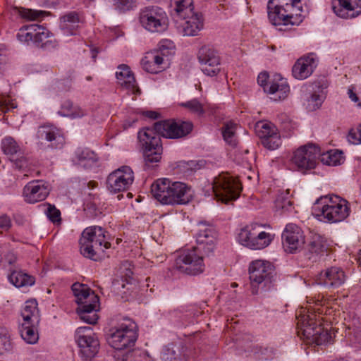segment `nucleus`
<instances>
[{
    "label": "nucleus",
    "mask_w": 361,
    "mask_h": 361,
    "mask_svg": "<svg viewBox=\"0 0 361 361\" xmlns=\"http://www.w3.org/2000/svg\"><path fill=\"white\" fill-rule=\"evenodd\" d=\"M269 75L267 72L260 73L257 77V83L264 88L269 84Z\"/></svg>",
    "instance_id": "56"
},
{
    "label": "nucleus",
    "mask_w": 361,
    "mask_h": 361,
    "mask_svg": "<svg viewBox=\"0 0 361 361\" xmlns=\"http://www.w3.org/2000/svg\"><path fill=\"white\" fill-rule=\"evenodd\" d=\"M320 161L327 166H337L343 163V152L338 149H331L319 154Z\"/></svg>",
    "instance_id": "41"
},
{
    "label": "nucleus",
    "mask_w": 361,
    "mask_h": 361,
    "mask_svg": "<svg viewBox=\"0 0 361 361\" xmlns=\"http://www.w3.org/2000/svg\"><path fill=\"white\" fill-rule=\"evenodd\" d=\"M314 305L301 307L296 314L298 334L312 341L317 345L327 344L331 341V334L322 326V314H327V309L322 300H317Z\"/></svg>",
    "instance_id": "2"
},
{
    "label": "nucleus",
    "mask_w": 361,
    "mask_h": 361,
    "mask_svg": "<svg viewBox=\"0 0 361 361\" xmlns=\"http://www.w3.org/2000/svg\"><path fill=\"white\" fill-rule=\"evenodd\" d=\"M357 133L361 137V124L358 126L357 127Z\"/></svg>",
    "instance_id": "62"
},
{
    "label": "nucleus",
    "mask_w": 361,
    "mask_h": 361,
    "mask_svg": "<svg viewBox=\"0 0 361 361\" xmlns=\"http://www.w3.org/2000/svg\"><path fill=\"white\" fill-rule=\"evenodd\" d=\"M11 226V219L7 215L0 216V228H9Z\"/></svg>",
    "instance_id": "57"
},
{
    "label": "nucleus",
    "mask_w": 361,
    "mask_h": 361,
    "mask_svg": "<svg viewBox=\"0 0 361 361\" xmlns=\"http://www.w3.org/2000/svg\"><path fill=\"white\" fill-rule=\"evenodd\" d=\"M83 3L86 5V6H88L89 4L93 1L94 0H82Z\"/></svg>",
    "instance_id": "61"
},
{
    "label": "nucleus",
    "mask_w": 361,
    "mask_h": 361,
    "mask_svg": "<svg viewBox=\"0 0 361 361\" xmlns=\"http://www.w3.org/2000/svg\"><path fill=\"white\" fill-rule=\"evenodd\" d=\"M264 92L270 96L273 101L278 102L285 99L289 92L290 87L287 80L281 75L276 74L269 81V84L264 87Z\"/></svg>",
    "instance_id": "22"
},
{
    "label": "nucleus",
    "mask_w": 361,
    "mask_h": 361,
    "mask_svg": "<svg viewBox=\"0 0 361 361\" xmlns=\"http://www.w3.org/2000/svg\"><path fill=\"white\" fill-rule=\"evenodd\" d=\"M272 272L273 267L270 262L262 259L252 261L249 266V277L252 286L269 281Z\"/></svg>",
    "instance_id": "19"
},
{
    "label": "nucleus",
    "mask_w": 361,
    "mask_h": 361,
    "mask_svg": "<svg viewBox=\"0 0 361 361\" xmlns=\"http://www.w3.org/2000/svg\"><path fill=\"white\" fill-rule=\"evenodd\" d=\"M38 304L35 299L28 300L21 311L22 322L39 324L40 320Z\"/></svg>",
    "instance_id": "31"
},
{
    "label": "nucleus",
    "mask_w": 361,
    "mask_h": 361,
    "mask_svg": "<svg viewBox=\"0 0 361 361\" xmlns=\"http://www.w3.org/2000/svg\"><path fill=\"white\" fill-rule=\"evenodd\" d=\"M8 280L12 284L18 288L29 286L35 283L34 277L20 270H15L12 271L8 276Z\"/></svg>",
    "instance_id": "38"
},
{
    "label": "nucleus",
    "mask_w": 361,
    "mask_h": 361,
    "mask_svg": "<svg viewBox=\"0 0 361 361\" xmlns=\"http://www.w3.org/2000/svg\"><path fill=\"white\" fill-rule=\"evenodd\" d=\"M80 20L76 12H70L61 18L60 27L64 35H75L78 32Z\"/></svg>",
    "instance_id": "28"
},
{
    "label": "nucleus",
    "mask_w": 361,
    "mask_h": 361,
    "mask_svg": "<svg viewBox=\"0 0 361 361\" xmlns=\"http://www.w3.org/2000/svg\"><path fill=\"white\" fill-rule=\"evenodd\" d=\"M329 245L326 238L318 233H314L308 245L309 250L317 255L323 254L328 250Z\"/></svg>",
    "instance_id": "40"
},
{
    "label": "nucleus",
    "mask_w": 361,
    "mask_h": 361,
    "mask_svg": "<svg viewBox=\"0 0 361 361\" xmlns=\"http://www.w3.org/2000/svg\"><path fill=\"white\" fill-rule=\"evenodd\" d=\"M16 107L14 104L11 103L8 98H1L0 99V111L3 113H6L9 111L11 109H15Z\"/></svg>",
    "instance_id": "54"
},
{
    "label": "nucleus",
    "mask_w": 361,
    "mask_h": 361,
    "mask_svg": "<svg viewBox=\"0 0 361 361\" xmlns=\"http://www.w3.org/2000/svg\"><path fill=\"white\" fill-rule=\"evenodd\" d=\"M115 8L120 11H126L135 6V0H114Z\"/></svg>",
    "instance_id": "53"
},
{
    "label": "nucleus",
    "mask_w": 361,
    "mask_h": 361,
    "mask_svg": "<svg viewBox=\"0 0 361 361\" xmlns=\"http://www.w3.org/2000/svg\"><path fill=\"white\" fill-rule=\"evenodd\" d=\"M180 105L197 116H202L205 112V104L200 102L197 99H193L186 102H183Z\"/></svg>",
    "instance_id": "45"
},
{
    "label": "nucleus",
    "mask_w": 361,
    "mask_h": 361,
    "mask_svg": "<svg viewBox=\"0 0 361 361\" xmlns=\"http://www.w3.org/2000/svg\"><path fill=\"white\" fill-rule=\"evenodd\" d=\"M236 128L237 125L230 121L224 123L222 128L224 140L232 147H235L238 143L235 134Z\"/></svg>",
    "instance_id": "43"
},
{
    "label": "nucleus",
    "mask_w": 361,
    "mask_h": 361,
    "mask_svg": "<svg viewBox=\"0 0 361 361\" xmlns=\"http://www.w3.org/2000/svg\"><path fill=\"white\" fill-rule=\"evenodd\" d=\"M349 203L348 200L335 194H328L318 197L314 203Z\"/></svg>",
    "instance_id": "50"
},
{
    "label": "nucleus",
    "mask_w": 361,
    "mask_h": 361,
    "mask_svg": "<svg viewBox=\"0 0 361 361\" xmlns=\"http://www.w3.org/2000/svg\"><path fill=\"white\" fill-rule=\"evenodd\" d=\"M143 115L145 116L152 118V119H156L159 116V114L156 111H147L143 113Z\"/></svg>",
    "instance_id": "58"
},
{
    "label": "nucleus",
    "mask_w": 361,
    "mask_h": 361,
    "mask_svg": "<svg viewBox=\"0 0 361 361\" xmlns=\"http://www.w3.org/2000/svg\"><path fill=\"white\" fill-rule=\"evenodd\" d=\"M151 192L160 203H190L194 200L195 197L191 186L166 178L155 180L152 184Z\"/></svg>",
    "instance_id": "3"
},
{
    "label": "nucleus",
    "mask_w": 361,
    "mask_h": 361,
    "mask_svg": "<svg viewBox=\"0 0 361 361\" xmlns=\"http://www.w3.org/2000/svg\"><path fill=\"white\" fill-rule=\"evenodd\" d=\"M348 141L353 145H358L361 143V137L357 133V129L356 130H350L348 135Z\"/></svg>",
    "instance_id": "55"
},
{
    "label": "nucleus",
    "mask_w": 361,
    "mask_h": 361,
    "mask_svg": "<svg viewBox=\"0 0 361 361\" xmlns=\"http://www.w3.org/2000/svg\"><path fill=\"white\" fill-rule=\"evenodd\" d=\"M312 213L319 221L338 222L348 216L349 208L348 204H324L322 208H313Z\"/></svg>",
    "instance_id": "16"
},
{
    "label": "nucleus",
    "mask_w": 361,
    "mask_h": 361,
    "mask_svg": "<svg viewBox=\"0 0 361 361\" xmlns=\"http://www.w3.org/2000/svg\"><path fill=\"white\" fill-rule=\"evenodd\" d=\"M137 337L136 323L128 317H123L110 328L107 342L116 350H128L134 346Z\"/></svg>",
    "instance_id": "4"
},
{
    "label": "nucleus",
    "mask_w": 361,
    "mask_h": 361,
    "mask_svg": "<svg viewBox=\"0 0 361 361\" xmlns=\"http://www.w3.org/2000/svg\"><path fill=\"white\" fill-rule=\"evenodd\" d=\"M346 279L344 271L338 267H330L320 271L316 276V282L328 288H338Z\"/></svg>",
    "instance_id": "20"
},
{
    "label": "nucleus",
    "mask_w": 361,
    "mask_h": 361,
    "mask_svg": "<svg viewBox=\"0 0 361 361\" xmlns=\"http://www.w3.org/2000/svg\"><path fill=\"white\" fill-rule=\"evenodd\" d=\"M106 231L97 226L86 228L79 240L81 254L87 258L96 260L97 254L108 249L111 243L106 236Z\"/></svg>",
    "instance_id": "6"
},
{
    "label": "nucleus",
    "mask_w": 361,
    "mask_h": 361,
    "mask_svg": "<svg viewBox=\"0 0 361 361\" xmlns=\"http://www.w3.org/2000/svg\"><path fill=\"white\" fill-rule=\"evenodd\" d=\"M265 226V224H257V231L255 233L251 250H262L268 247L274 240L275 235L264 231L263 228Z\"/></svg>",
    "instance_id": "30"
},
{
    "label": "nucleus",
    "mask_w": 361,
    "mask_h": 361,
    "mask_svg": "<svg viewBox=\"0 0 361 361\" xmlns=\"http://www.w3.org/2000/svg\"><path fill=\"white\" fill-rule=\"evenodd\" d=\"M71 288L79 305L77 312L81 320L90 324H95L99 318L97 313L99 310L98 296L87 286L80 283H75Z\"/></svg>",
    "instance_id": "5"
},
{
    "label": "nucleus",
    "mask_w": 361,
    "mask_h": 361,
    "mask_svg": "<svg viewBox=\"0 0 361 361\" xmlns=\"http://www.w3.org/2000/svg\"><path fill=\"white\" fill-rule=\"evenodd\" d=\"M282 245L287 253L293 254L300 252L305 244L304 232L298 225L288 224L281 234Z\"/></svg>",
    "instance_id": "14"
},
{
    "label": "nucleus",
    "mask_w": 361,
    "mask_h": 361,
    "mask_svg": "<svg viewBox=\"0 0 361 361\" xmlns=\"http://www.w3.org/2000/svg\"><path fill=\"white\" fill-rule=\"evenodd\" d=\"M83 210L89 219H94L102 214V209L98 204H85Z\"/></svg>",
    "instance_id": "51"
},
{
    "label": "nucleus",
    "mask_w": 361,
    "mask_h": 361,
    "mask_svg": "<svg viewBox=\"0 0 361 361\" xmlns=\"http://www.w3.org/2000/svg\"><path fill=\"white\" fill-rule=\"evenodd\" d=\"M300 0H269L267 4L268 17L274 25L293 24L290 20L298 15Z\"/></svg>",
    "instance_id": "7"
},
{
    "label": "nucleus",
    "mask_w": 361,
    "mask_h": 361,
    "mask_svg": "<svg viewBox=\"0 0 361 361\" xmlns=\"http://www.w3.org/2000/svg\"><path fill=\"white\" fill-rule=\"evenodd\" d=\"M190 16H185V21L182 25L184 35L195 36L203 27L202 16L198 13H191Z\"/></svg>",
    "instance_id": "29"
},
{
    "label": "nucleus",
    "mask_w": 361,
    "mask_h": 361,
    "mask_svg": "<svg viewBox=\"0 0 361 361\" xmlns=\"http://www.w3.org/2000/svg\"><path fill=\"white\" fill-rule=\"evenodd\" d=\"M320 154L319 146L308 143L294 151L290 161L298 170H309L315 167Z\"/></svg>",
    "instance_id": "13"
},
{
    "label": "nucleus",
    "mask_w": 361,
    "mask_h": 361,
    "mask_svg": "<svg viewBox=\"0 0 361 361\" xmlns=\"http://www.w3.org/2000/svg\"><path fill=\"white\" fill-rule=\"evenodd\" d=\"M25 200L28 203H37L44 201L49 194V189L42 180L29 182L23 188Z\"/></svg>",
    "instance_id": "23"
},
{
    "label": "nucleus",
    "mask_w": 361,
    "mask_h": 361,
    "mask_svg": "<svg viewBox=\"0 0 361 361\" xmlns=\"http://www.w3.org/2000/svg\"><path fill=\"white\" fill-rule=\"evenodd\" d=\"M77 164L84 168H90L97 161V154L89 149H78L75 152Z\"/></svg>",
    "instance_id": "37"
},
{
    "label": "nucleus",
    "mask_w": 361,
    "mask_h": 361,
    "mask_svg": "<svg viewBox=\"0 0 361 361\" xmlns=\"http://www.w3.org/2000/svg\"><path fill=\"white\" fill-rule=\"evenodd\" d=\"M139 197H140V196H138V197L135 199V202H140V199H139Z\"/></svg>",
    "instance_id": "64"
},
{
    "label": "nucleus",
    "mask_w": 361,
    "mask_h": 361,
    "mask_svg": "<svg viewBox=\"0 0 361 361\" xmlns=\"http://www.w3.org/2000/svg\"><path fill=\"white\" fill-rule=\"evenodd\" d=\"M134 181V173L128 166H122L112 171L107 177L106 187L111 192H122L116 196L118 201L133 198V194L126 192Z\"/></svg>",
    "instance_id": "8"
},
{
    "label": "nucleus",
    "mask_w": 361,
    "mask_h": 361,
    "mask_svg": "<svg viewBox=\"0 0 361 361\" xmlns=\"http://www.w3.org/2000/svg\"><path fill=\"white\" fill-rule=\"evenodd\" d=\"M48 207L45 210L47 218L53 224H60L61 222V211L55 207V204H47Z\"/></svg>",
    "instance_id": "49"
},
{
    "label": "nucleus",
    "mask_w": 361,
    "mask_h": 361,
    "mask_svg": "<svg viewBox=\"0 0 361 361\" xmlns=\"http://www.w3.org/2000/svg\"><path fill=\"white\" fill-rule=\"evenodd\" d=\"M348 94L349 98L354 102H357L359 100L358 97L357 96L356 93L353 92L352 89H349L348 91Z\"/></svg>",
    "instance_id": "59"
},
{
    "label": "nucleus",
    "mask_w": 361,
    "mask_h": 361,
    "mask_svg": "<svg viewBox=\"0 0 361 361\" xmlns=\"http://www.w3.org/2000/svg\"><path fill=\"white\" fill-rule=\"evenodd\" d=\"M170 7L177 15L185 18L186 15L193 12L192 0H171Z\"/></svg>",
    "instance_id": "39"
},
{
    "label": "nucleus",
    "mask_w": 361,
    "mask_h": 361,
    "mask_svg": "<svg viewBox=\"0 0 361 361\" xmlns=\"http://www.w3.org/2000/svg\"><path fill=\"white\" fill-rule=\"evenodd\" d=\"M12 349L10 331L5 327L0 328V353Z\"/></svg>",
    "instance_id": "47"
},
{
    "label": "nucleus",
    "mask_w": 361,
    "mask_h": 361,
    "mask_svg": "<svg viewBox=\"0 0 361 361\" xmlns=\"http://www.w3.org/2000/svg\"><path fill=\"white\" fill-rule=\"evenodd\" d=\"M192 129L188 121L175 122L165 120L154 123L153 128H146L138 133V139L144 148L145 165L151 167L160 161L163 151L160 136L174 139L185 136Z\"/></svg>",
    "instance_id": "1"
},
{
    "label": "nucleus",
    "mask_w": 361,
    "mask_h": 361,
    "mask_svg": "<svg viewBox=\"0 0 361 361\" xmlns=\"http://www.w3.org/2000/svg\"><path fill=\"white\" fill-rule=\"evenodd\" d=\"M116 76L121 86L127 90L133 91L135 87V79L130 70V68L125 64H121L118 67Z\"/></svg>",
    "instance_id": "32"
},
{
    "label": "nucleus",
    "mask_w": 361,
    "mask_h": 361,
    "mask_svg": "<svg viewBox=\"0 0 361 361\" xmlns=\"http://www.w3.org/2000/svg\"><path fill=\"white\" fill-rule=\"evenodd\" d=\"M258 223H251L243 227L238 234V241L242 245L251 249Z\"/></svg>",
    "instance_id": "34"
},
{
    "label": "nucleus",
    "mask_w": 361,
    "mask_h": 361,
    "mask_svg": "<svg viewBox=\"0 0 361 361\" xmlns=\"http://www.w3.org/2000/svg\"><path fill=\"white\" fill-rule=\"evenodd\" d=\"M35 27L32 43L45 49L56 47V42L48 39L49 31L47 29L37 24H35Z\"/></svg>",
    "instance_id": "33"
},
{
    "label": "nucleus",
    "mask_w": 361,
    "mask_h": 361,
    "mask_svg": "<svg viewBox=\"0 0 361 361\" xmlns=\"http://www.w3.org/2000/svg\"><path fill=\"white\" fill-rule=\"evenodd\" d=\"M159 54V56H162L164 59L168 60V56L173 55L175 54V45L174 43L169 39H164L160 41L159 43V49L154 50Z\"/></svg>",
    "instance_id": "44"
},
{
    "label": "nucleus",
    "mask_w": 361,
    "mask_h": 361,
    "mask_svg": "<svg viewBox=\"0 0 361 361\" xmlns=\"http://www.w3.org/2000/svg\"><path fill=\"white\" fill-rule=\"evenodd\" d=\"M91 51H92V58L94 60V61H95L98 51L95 49H92Z\"/></svg>",
    "instance_id": "60"
},
{
    "label": "nucleus",
    "mask_w": 361,
    "mask_h": 361,
    "mask_svg": "<svg viewBox=\"0 0 361 361\" xmlns=\"http://www.w3.org/2000/svg\"><path fill=\"white\" fill-rule=\"evenodd\" d=\"M332 8L341 18H354L361 13V0H335Z\"/></svg>",
    "instance_id": "26"
},
{
    "label": "nucleus",
    "mask_w": 361,
    "mask_h": 361,
    "mask_svg": "<svg viewBox=\"0 0 361 361\" xmlns=\"http://www.w3.org/2000/svg\"><path fill=\"white\" fill-rule=\"evenodd\" d=\"M75 340L80 348V355L85 361H90L98 353L99 342L92 328L78 327L75 333Z\"/></svg>",
    "instance_id": "11"
},
{
    "label": "nucleus",
    "mask_w": 361,
    "mask_h": 361,
    "mask_svg": "<svg viewBox=\"0 0 361 361\" xmlns=\"http://www.w3.org/2000/svg\"><path fill=\"white\" fill-rule=\"evenodd\" d=\"M58 114L61 116L69 117L72 119L80 118L87 115L85 110L78 106L73 105L70 100L63 102Z\"/></svg>",
    "instance_id": "35"
},
{
    "label": "nucleus",
    "mask_w": 361,
    "mask_h": 361,
    "mask_svg": "<svg viewBox=\"0 0 361 361\" xmlns=\"http://www.w3.org/2000/svg\"><path fill=\"white\" fill-rule=\"evenodd\" d=\"M1 149L17 169H22L27 166V160L22 149L12 137H6L2 140Z\"/></svg>",
    "instance_id": "21"
},
{
    "label": "nucleus",
    "mask_w": 361,
    "mask_h": 361,
    "mask_svg": "<svg viewBox=\"0 0 361 361\" xmlns=\"http://www.w3.org/2000/svg\"><path fill=\"white\" fill-rule=\"evenodd\" d=\"M165 59L157 51H149L141 60L142 68L150 73H157L164 69Z\"/></svg>",
    "instance_id": "27"
},
{
    "label": "nucleus",
    "mask_w": 361,
    "mask_h": 361,
    "mask_svg": "<svg viewBox=\"0 0 361 361\" xmlns=\"http://www.w3.org/2000/svg\"><path fill=\"white\" fill-rule=\"evenodd\" d=\"M142 27L150 32H163L168 27L169 19L164 10L157 6H148L139 13Z\"/></svg>",
    "instance_id": "9"
},
{
    "label": "nucleus",
    "mask_w": 361,
    "mask_h": 361,
    "mask_svg": "<svg viewBox=\"0 0 361 361\" xmlns=\"http://www.w3.org/2000/svg\"><path fill=\"white\" fill-rule=\"evenodd\" d=\"M19 14L23 18L35 20L42 18L45 14V11L32 10L28 8H20L18 11Z\"/></svg>",
    "instance_id": "48"
},
{
    "label": "nucleus",
    "mask_w": 361,
    "mask_h": 361,
    "mask_svg": "<svg viewBox=\"0 0 361 361\" xmlns=\"http://www.w3.org/2000/svg\"><path fill=\"white\" fill-rule=\"evenodd\" d=\"M317 66V61L313 54L298 59L292 68L293 76L298 80L309 78Z\"/></svg>",
    "instance_id": "24"
},
{
    "label": "nucleus",
    "mask_w": 361,
    "mask_h": 361,
    "mask_svg": "<svg viewBox=\"0 0 361 361\" xmlns=\"http://www.w3.org/2000/svg\"><path fill=\"white\" fill-rule=\"evenodd\" d=\"M204 257L205 256L195 247L185 250L176 257L174 269L180 273L188 275L199 274L204 269Z\"/></svg>",
    "instance_id": "10"
},
{
    "label": "nucleus",
    "mask_w": 361,
    "mask_h": 361,
    "mask_svg": "<svg viewBox=\"0 0 361 361\" xmlns=\"http://www.w3.org/2000/svg\"><path fill=\"white\" fill-rule=\"evenodd\" d=\"M37 137L42 143L44 141L50 142L52 148H61L65 142L61 131L54 126H42L39 127Z\"/></svg>",
    "instance_id": "25"
},
{
    "label": "nucleus",
    "mask_w": 361,
    "mask_h": 361,
    "mask_svg": "<svg viewBox=\"0 0 361 361\" xmlns=\"http://www.w3.org/2000/svg\"><path fill=\"white\" fill-rule=\"evenodd\" d=\"M39 324L22 322L20 326L21 338L28 344H35L39 340L37 326Z\"/></svg>",
    "instance_id": "36"
},
{
    "label": "nucleus",
    "mask_w": 361,
    "mask_h": 361,
    "mask_svg": "<svg viewBox=\"0 0 361 361\" xmlns=\"http://www.w3.org/2000/svg\"><path fill=\"white\" fill-rule=\"evenodd\" d=\"M286 200H287L286 197H285V196L282 197V200H281L282 201H286Z\"/></svg>",
    "instance_id": "63"
},
{
    "label": "nucleus",
    "mask_w": 361,
    "mask_h": 361,
    "mask_svg": "<svg viewBox=\"0 0 361 361\" xmlns=\"http://www.w3.org/2000/svg\"><path fill=\"white\" fill-rule=\"evenodd\" d=\"M198 59L202 65V71L205 75L214 76L219 73L220 58L214 49L207 46L201 47L198 52Z\"/></svg>",
    "instance_id": "18"
},
{
    "label": "nucleus",
    "mask_w": 361,
    "mask_h": 361,
    "mask_svg": "<svg viewBox=\"0 0 361 361\" xmlns=\"http://www.w3.org/2000/svg\"><path fill=\"white\" fill-rule=\"evenodd\" d=\"M35 27V24L23 26L17 33V39L22 43L32 42Z\"/></svg>",
    "instance_id": "46"
},
{
    "label": "nucleus",
    "mask_w": 361,
    "mask_h": 361,
    "mask_svg": "<svg viewBox=\"0 0 361 361\" xmlns=\"http://www.w3.org/2000/svg\"><path fill=\"white\" fill-rule=\"evenodd\" d=\"M318 88H319L318 87ZM325 96L322 90L319 89L318 91H314L310 93L306 101V108L308 111H313L322 106L324 102Z\"/></svg>",
    "instance_id": "42"
},
{
    "label": "nucleus",
    "mask_w": 361,
    "mask_h": 361,
    "mask_svg": "<svg viewBox=\"0 0 361 361\" xmlns=\"http://www.w3.org/2000/svg\"><path fill=\"white\" fill-rule=\"evenodd\" d=\"M217 232L209 224L200 222L197 225L196 233L197 246L195 247L204 256H209L214 253L216 248Z\"/></svg>",
    "instance_id": "15"
},
{
    "label": "nucleus",
    "mask_w": 361,
    "mask_h": 361,
    "mask_svg": "<svg viewBox=\"0 0 361 361\" xmlns=\"http://www.w3.org/2000/svg\"><path fill=\"white\" fill-rule=\"evenodd\" d=\"M256 132L264 147L274 150L281 146V136L276 127L271 123L258 122Z\"/></svg>",
    "instance_id": "17"
},
{
    "label": "nucleus",
    "mask_w": 361,
    "mask_h": 361,
    "mask_svg": "<svg viewBox=\"0 0 361 361\" xmlns=\"http://www.w3.org/2000/svg\"><path fill=\"white\" fill-rule=\"evenodd\" d=\"M213 192L217 201L228 203L235 200L240 195V184L227 176H220L214 181L212 187Z\"/></svg>",
    "instance_id": "12"
},
{
    "label": "nucleus",
    "mask_w": 361,
    "mask_h": 361,
    "mask_svg": "<svg viewBox=\"0 0 361 361\" xmlns=\"http://www.w3.org/2000/svg\"><path fill=\"white\" fill-rule=\"evenodd\" d=\"M193 166V162L190 161L187 162L185 161H180L176 163V166L175 169L178 170V172L184 173L185 175H190L192 171H195L197 169H192Z\"/></svg>",
    "instance_id": "52"
}]
</instances>
